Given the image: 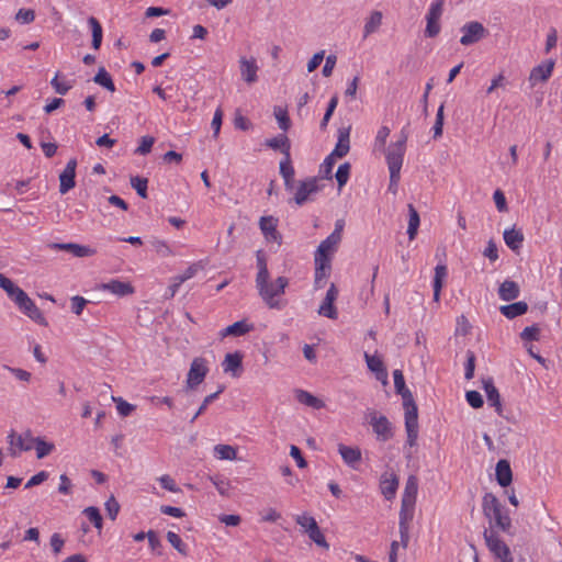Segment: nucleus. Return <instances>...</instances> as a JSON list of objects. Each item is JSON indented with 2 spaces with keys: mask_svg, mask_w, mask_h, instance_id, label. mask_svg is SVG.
<instances>
[{
  "mask_svg": "<svg viewBox=\"0 0 562 562\" xmlns=\"http://www.w3.org/2000/svg\"><path fill=\"white\" fill-rule=\"evenodd\" d=\"M382 12L372 11L364 23L363 37H368L369 35L375 33L382 24Z\"/></svg>",
  "mask_w": 562,
  "mask_h": 562,
  "instance_id": "34",
  "label": "nucleus"
},
{
  "mask_svg": "<svg viewBox=\"0 0 562 562\" xmlns=\"http://www.w3.org/2000/svg\"><path fill=\"white\" fill-rule=\"evenodd\" d=\"M266 145L272 149L281 150L284 154V156H289L290 154L289 138L284 134L267 139Z\"/></svg>",
  "mask_w": 562,
  "mask_h": 562,
  "instance_id": "37",
  "label": "nucleus"
},
{
  "mask_svg": "<svg viewBox=\"0 0 562 562\" xmlns=\"http://www.w3.org/2000/svg\"><path fill=\"white\" fill-rule=\"evenodd\" d=\"M88 23L92 32V46L94 49H99L102 42V27L98 20L93 16L88 19Z\"/></svg>",
  "mask_w": 562,
  "mask_h": 562,
  "instance_id": "44",
  "label": "nucleus"
},
{
  "mask_svg": "<svg viewBox=\"0 0 562 562\" xmlns=\"http://www.w3.org/2000/svg\"><path fill=\"white\" fill-rule=\"evenodd\" d=\"M484 540L493 562H515L510 548L497 532L485 530Z\"/></svg>",
  "mask_w": 562,
  "mask_h": 562,
  "instance_id": "3",
  "label": "nucleus"
},
{
  "mask_svg": "<svg viewBox=\"0 0 562 562\" xmlns=\"http://www.w3.org/2000/svg\"><path fill=\"white\" fill-rule=\"evenodd\" d=\"M273 113H274V116H276L279 127L282 131L286 132L291 125L286 110L281 106H276Z\"/></svg>",
  "mask_w": 562,
  "mask_h": 562,
  "instance_id": "48",
  "label": "nucleus"
},
{
  "mask_svg": "<svg viewBox=\"0 0 562 562\" xmlns=\"http://www.w3.org/2000/svg\"><path fill=\"white\" fill-rule=\"evenodd\" d=\"M97 290L108 291L116 296H126L134 293V288L130 282H123L120 280H111L109 282L100 283L95 286Z\"/></svg>",
  "mask_w": 562,
  "mask_h": 562,
  "instance_id": "18",
  "label": "nucleus"
},
{
  "mask_svg": "<svg viewBox=\"0 0 562 562\" xmlns=\"http://www.w3.org/2000/svg\"><path fill=\"white\" fill-rule=\"evenodd\" d=\"M241 363H243V355L240 352L236 351V352L227 353L222 363L223 371L225 373L231 374L234 378H237L240 375Z\"/></svg>",
  "mask_w": 562,
  "mask_h": 562,
  "instance_id": "22",
  "label": "nucleus"
},
{
  "mask_svg": "<svg viewBox=\"0 0 562 562\" xmlns=\"http://www.w3.org/2000/svg\"><path fill=\"white\" fill-rule=\"evenodd\" d=\"M202 269L203 265L201 262H194L190 265L183 273L178 274L176 277L179 279L180 282L183 283L187 280L193 278Z\"/></svg>",
  "mask_w": 562,
  "mask_h": 562,
  "instance_id": "56",
  "label": "nucleus"
},
{
  "mask_svg": "<svg viewBox=\"0 0 562 562\" xmlns=\"http://www.w3.org/2000/svg\"><path fill=\"white\" fill-rule=\"evenodd\" d=\"M214 456L220 460L233 461L237 458V450L231 445L220 443L214 447Z\"/></svg>",
  "mask_w": 562,
  "mask_h": 562,
  "instance_id": "39",
  "label": "nucleus"
},
{
  "mask_svg": "<svg viewBox=\"0 0 562 562\" xmlns=\"http://www.w3.org/2000/svg\"><path fill=\"white\" fill-rule=\"evenodd\" d=\"M319 190L321 187L318 184V179L315 177L300 181L294 192L295 204L301 206L306 202L312 201L313 195L316 194Z\"/></svg>",
  "mask_w": 562,
  "mask_h": 562,
  "instance_id": "10",
  "label": "nucleus"
},
{
  "mask_svg": "<svg viewBox=\"0 0 562 562\" xmlns=\"http://www.w3.org/2000/svg\"><path fill=\"white\" fill-rule=\"evenodd\" d=\"M483 512L484 515L495 525L503 530L508 532L512 527V519L507 510L502 506L496 496L492 493H487L483 497Z\"/></svg>",
  "mask_w": 562,
  "mask_h": 562,
  "instance_id": "2",
  "label": "nucleus"
},
{
  "mask_svg": "<svg viewBox=\"0 0 562 562\" xmlns=\"http://www.w3.org/2000/svg\"><path fill=\"white\" fill-rule=\"evenodd\" d=\"M498 295L503 301H513L519 295V286L516 282L506 280L501 284Z\"/></svg>",
  "mask_w": 562,
  "mask_h": 562,
  "instance_id": "32",
  "label": "nucleus"
},
{
  "mask_svg": "<svg viewBox=\"0 0 562 562\" xmlns=\"http://www.w3.org/2000/svg\"><path fill=\"white\" fill-rule=\"evenodd\" d=\"M350 149V126L338 130V139L334 150L329 154L334 158L345 157Z\"/></svg>",
  "mask_w": 562,
  "mask_h": 562,
  "instance_id": "20",
  "label": "nucleus"
},
{
  "mask_svg": "<svg viewBox=\"0 0 562 562\" xmlns=\"http://www.w3.org/2000/svg\"><path fill=\"white\" fill-rule=\"evenodd\" d=\"M160 485L169 491V492H173V493H177L179 492V487L177 486L175 480L168 475V474H165V475H161L159 479H158Z\"/></svg>",
  "mask_w": 562,
  "mask_h": 562,
  "instance_id": "64",
  "label": "nucleus"
},
{
  "mask_svg": "<svg viewBox=\"0 0 562 562\" xmlns=\"http://www.w3.org/2000/svg\"><path fill=\"white\" fill-rule=\"evenodd\" d=\"M0 288L11 299L21 288H19L12 280L0 273Z\"/></svg>",
  "mask_w": 562,
  "mask_h": 562,
  "instance_id": "52",
  "label": "nucleus"
},
{
  "mask_svg": "<svg viewBox=\"0 0 562 562\" xmlns=\"http://www.w3.org/2000/svg\"><path fill=\"white\" fill-rule=\"evenodd\" d=\"M408 215H409V218H408L407 235H408L409 239L413 240V239H415V237L417 235L420 220H419L418 212L412 204H408Z\"/></svg>",
  "mask_w": 562,
  "mask_h": 562,
  "instance_id": "38",
  "label": "nucleus"
},
{
  "mask_svg": "<svg viewBox=\"0 0 562 562\" xmlns=\"http://www.w3.org/2000/svg\"><path fill=\"white\" fill-rule=\"evenodd\" d=\"M406 142L407 134L402 131L398 139L391 143L386 148L384 147V150H382L385 154L389 171H392L393 173L401 171L406 151Z\"/></svg>",
  "mask_w": 562,
  "mask_h": 562,
  "instance_id": "4",
  "label": "nucleus"
},
{
  "mask_svg": "<svg viewBox=\"0 0 562 562\" xmlns=\"http://www.w3.org/2000/svg\"><path fill=\"white\" fill-rule=\"evenodd\" d=\"M528 310L527 303L520 301L509 305L501 306V313L507 318H515L517 316L524 315Z\"/></svg>",
  "mask_w": 562,
  "mask_h": 562,
  "instance_id": "35",
  "label": "nucleus"
},
{
  "mask_svg": "<svg viewBox=\"0 0 562 562\" xmlns=\"http://www.w3.org/2000/svg\"><path fill=\"white\" fill-rule=\"evenodd\" d=\"M337 104H338V97L337 95L331 97V99L328 102L324 117L321 122L322 130H325L327 127L328 122L330 121L333 113L335 112V110L337 108Z\"/></svg>",
  "mask_w": 562,
  "mask_h": 562,
  "instance_id": "53",
  "label": "nucleus"
},
{
  "mask_svg": "<svg viewBox=\"0 0 562 562\" xmlns=\"http://www.w3.org/2000/svg\"><path fill=\"white\" fill-rule=\"evenodd\" d=\"M496 480L498 484L503 487L508 486L513 481V473L507 460H499L496 463Z\"/></svg>",
  "mask_w": 562,
  "mask_h": 562,
  "instance_id": "27",
  "label": "nucleus"
},
{
  "mask_svg": "<svg viewBox=\"0 0 562 562\" xmlns=\"http://www.w3.org/2000/svg\"><path fill=\"white\" fill-rule=\"evenodd\" d=\"M336 162V158L328 155L319 167V176L323 179H331L333 169Z\"/></svg>",
  "mask_w": 562,
  "mask_h": 562,
  "instance_id": "50",
  "label": "nucleus"
},
{
  "mask_svg": "<svg viewBox=\"0 0 562 562\" xmlns=\"http://www.w3.org/2000/svg\"><path fill=\"white\" fill-rule=\"evenodd\" d=\"M443 3L445 0H432L430 3L428 11L426 13V29L425 36L426 37H436L440 31V18L443 13Z\"/></svg>",
  "mask_w": 562,
  "mask_h": 562,
  "instance_id": "6",
  "label": "nucleus"
},
{
  "mask_svg": "<svg viewBox=\"0 0 562 562\" xmlns=\"http://www.w3.org/2000/svg\"><path fill=\"white\" fill-rule=\"evenodd\" d=\"M330 266L324 263H315V278H314V286L315 289H322L326 280L329 276Z\"/></svg>",
  "mask_w": 562,
  "mask_h": 562,
  "instance_id": "40",
  "label": "nucleus"
},
{
  "mask_svg": "<svg viewBox=\"0 0 562 562\" xmlns=\"http://www.w3.org/2000/svg\"><path fill=\"white\" fill-rule=\"evenodd\" d=\"M50 85L59 94H66L74 86V81L68 80L66 77H60L58 74L52 79Z\"/></svg>",
  "mask_w": 562,
  "mask_h": 562,
  "instance_id": "42",
  "label": "nucleus"
},
{
  "mask_svg": "<svg viewBox=\"0 0 562 562\" xmlns=\"http://www.w3.org/2000/svg\"><path fill=\"white\" fill-rule=\"evenodd\" d=\"M252 329H254V325L248 323L246 319H243V321H238V322L223 328L218 333V336L222 339L226 338L228 336L240 337V336L248 334Z\"/></svg>",
  "mask_w": 562,
  "mask_h": 562,
  "instance_id": "24",
  "label": "nucleus"
},
{
  "mask_svg": "<svg viewBox=\"0 0 562 562\" xmlns=\"http://www.w3.org/2000/svg\"><path fill=\"white\" fill-rule=\"evenodd\" d=\"M448 276V269L446 265H437L435 268V276L432 281L434 288V301L439 302L440 292L443 286V282Z\"/></svg>",
  "mask_w": 562,
  "mask_h": 562,
  "instance_id": "28",
  "label": "nucleus"
},
{
  "mask_svg": "<svg viewBox=\"0 0 562 562\" xmlns=\"http://www.w3.org/2000/svg\"><path fill=\"white\" fill-rule=\"evenodd\" d=\"M338 451L346 464L357 469V465L361 460V451L359 448L339 445Z\"/></svg>",
  "mask_w": 562,
  "mask_h": 562,
  "instance_id": "25",
  "label": "nucleus"
},
{
  "mask_svg": "<svg viewBox=\"0 0 562 562\" xmlns=\"http://www.w3.org/2000/svg\"><path fill=\"white\" fill-rule=\"evenodd\" d=\"M398 488V476L394 471H385L380 479V491L385 499L391 501L395 497Z\"/></svg>",
  "mask_w": 562,
  "mask_h": 562,
  "instance_id": "16",
  "label": "nucleus"
},
{
  "mask_svg": "<svg viewBox=\"0 0 562 562\" xmlns=\"http://www.w3.org/2000/svg\"><path fill=\"white\" fill-rule=\"evenodd\" d=\"M364 359L369 370L375 373L376 379H386V371L380 357L375 355L364 353Z\"/></svg>",
  "mask_w": 562,
  "mask_h": 562,
  "instance_id": "33",
  "label": "nucleus"
},
{
  "mask_svg": "<svg viewBox=\"0 0 562 562\" xmlns=\"http://www.w3.org/2000/svg\"><path fill=\"white\" fill-rule=\"evenodd\" d=\"M294 168L291 164V158L289 156H284V158L280 161V175L282 178H293L294 177Z\"/></svg>",
  "mask_w": 562,
  "mask_h": 562,
  "instance_id": "57",
  "label": "nucleus"
},
{
  "mask_svg": "<svg viewBox=\"0 0 562 562\" xmlns=\"http://www.w3.org/2000/svg\"><path fill=\"white\" fill-rule=\"evenodd\" d=\"M131 186L136 190L137 194L142 198H147V179L139 177L131 178Z\"/></svg>",
  "mask_w": 562,
  "mask_h": 562,
  "instance_id": "54",
  "label": "nucleus"
},
{
  "mask_svg": "<svg viewBox=\"0 0 562 562\" xmlns=\"http://www.w3.org/2000/svg\"><path fill=\"white\" fill-rule=\"evenodd\" d=\"M415 503L402 501L401 504L398 529L403 548H406L408 544L411 522L415 514Z\"/></svg>",
  "mask_w": 562,
  "mask_h": 562,
  "instance_id": "8",
  "label": "nucleus"
},
{
  "mask_svg": "<svg viewBox=\"0 0 562 562\" xmlns=\"http://www.w3.org/2000/svg\"><path fill=\"white\" fill-rule=\"evenodd\" d=\"M113 400L116 402V409L119 414L123 417L131 415L132 412L135 409V407L132 404L127 403L122 398L113 397Z\"/></svg>",
  "mask_w": 562,
  "mask_h": 562,
  "instance_id": "60",
  "label": "nucleus"
},
{
  "mask_svg": "<svg viewBox=\"0 0 562 562\" xmlns=\"http://www.w3.org/2000/svg\"><path fill=\"white\" fill-rule=\"evenodd\" d=\"M368 419L380 440L386 441L393 437L392 425L385 416L379 415L375 411H370L368 412Z\"/></svg>",
  "mask_w": 562,
  "mask_h": 562,
  "instance_id": "11",
  "label": "nucleus"
},
{
  "mask_svg": "<svg viewBox=\"0 0 562 562\" xmlns=\"http://www.w3.org/2000/svg\"><path fill=\"white\" fill-rule=\"evenodd\" d=\"M93 81L111 92L115 90L114 82L109 72L104 68H100L98 70L97 75L93 78Z\"/></svg>",
  "mask_w": 562,
  "mask_h": 562,
  "instance_id": "43",
  "label": "nucleus"
},
{
  "mask_svg": "<svg viewBox=\"0 0 562 562\" xmlns=\"http://www.w3.org/2000/svg\"><path fill=\"white\" fill-rule=\"evenodd\" d=\"M286 285L288 279L279 277L273 282L269 281L268 284L259 289L258 292L270 308H281L277 297L284 293Z\"/></svg>",
  "mask_w": 562,
  "mask_h": 562,
  "instance_id": "5",
  "label": "nucleus"
},
{
  "mask_svg": "<svg viewBox=\"0 0 562 562\" xmlns=\"http://www.w3.org/2000/svg\"><path fill=\"white\" fill-rule=\"evenodd\" d=\"M555 61L553 59H549L536 67H533L529 75V81L531 86H536L539 82L547 81L554 69Z\"/></svg>",
  "mask_w": 562,
  "mask_h": 562,
  "instance_id": "19",
  "label": "nucleus"
},
{
  "mask_svg": "<svg viewBox=\"0 0 562 562\" xmlns=\"http://www.w3.org/2000/svg\"><path fill=\"white\" fill-rule=\"evenodd\" d=\"M59 249L71 252L75 257L83 258L95 255L97 250L90 246H83L79 244L68 243L56 245Z\"/></svg>",
  "mask_w": 562,
  "mask_h": 562,
  "instance_id": "29",
  "label": "nucleus"
},
{
  "mask_svg": "<svg viewBox=\"0 0 562 562\" xmlns=\"http://www.w3.org/2000/svg\"><path fill=\"white\" fill-rule=\"evenodd\" d=\"M339 243L340 241L330 236L324 239L314 254V262L330 266L333 256L337 251Z\"/></svg>",
  "mask_w": 562,
  "mask_h": 562,
  "instance_id": "13",
  "label": "nucleus"
},
{
  "mask_svg": "<svg viewBox=\"0 0 562 562\" xmlns=\"http://www.w3.org/2000/svg\"><path fill=\"white\" fill-rule=\"evenodd\" d=\"M105 510H106V514L108 516L114 520L120 512V505L119 503L116 502V499L111 496L106 502H105Z\"/></svg>",
  "mask_w": 562,
  "mask_h": 562,
  "instance_id": "63",
  "label": "nucleus"
},
{
  "mask_svg": "<svg viewBox=\"0 0 562 562\" xmlns=\"http://www.w3.org/2000/svg\"><path fill=\"white\" fill-rule=\"evenodd\" d=\"M350 175V165L345 162L340 165L335 173V178L338 182L339 190L348 182Z\"/></svg>",
  "mask_w": 562,
  "mask_h": 562,
  "instance_id": "51",
  "label": "nucleus"
},
{
  "mask_svg": "<svg viewBox=\"0 0 562 562\" xmlns=\"http://www.w3.org/2000/svg\"><path fill=\"white\" fill-rule=\"evenodd\" d=\"M217 492L223 496H228L231 492V482L223 476H211L210 477Z\"/></svg>",
  "mask_w": 562,
  "mask_h": 562,
  "instance_id": "47",
  "label": "nucleus"
},
{
  "mask_svg": "<svg viewBox=\"0 0 562 562\" xmlns=\"http://www.w3.org/2000/svg\"><path fill=\"white\" fill-rule=\"evenodd\" d=\"M55 446L53 442H48L41 438H37V459H42L48 456L50 452H53Z\"/></svg>",
  "mask_w": 562,
  "mask_h": 562,
  "instance_id": "58",
  "label": "nucleus"
},
{
  "mask_svg": "<svg viewBox=\"0 0 562 562\" xmlns=\"http://www.w3.org/2000/svg\"><path fill=\"white\" fill-rule=\"evenodd\" d=\"M294 394L297 402L305 406L312 407L314 409H321L325 406V403L321 398L314 396L312 393L305 390H295Z\"/></svg>",
  "mask_w": 562,
  "mask_h": 562,
  "instance_id": "30",
  "label": "nucleus"
},
{
  "mask_svg": "<svg viewBox=\"0 0 562 562\" xmlns=\"http://www.w3.org/2000/svg\"><path fill=\"white\" fill-rule=\"evenodd\" d=\"M209 372L206 361L203 358H195L190 367L187 376V386L194 389L201 384Z\"/></svg>",
  "mask_w": 562,
  "mask_h": 562,
  "instance_id": "14",
  "label": "nucleus"
},
{
  "mask_svg": "<svg viewBox=\"0 0 562 562\" xmlns=\"http://www.w3.org/2000/svg\"><path fill=\"white\" fill-rule=\"evenodd\" d=\"M88 303L89 301L83 296L75 295L70 299V310L74 314L79 316Z\"/></svg>",
  "mask_w": 562,
  "mask_h": 562,
  "instance_id": "55",
  "label": "nucleus"
},
{
  "mask_svg": "<svg viewBox=\"0 0 562 562\" xmlns=\"http://www.w3.org/2000/svg\"><path fill=\"white\" fill-rule=\"evenodd\" d=\"M295 522L303 529L305 533L308 535L313 542L319 547L328 549L329 544L321 531L315 518L307 514L296 515Z\"/></svg>",
  "mask_w": 562,
  "mask_h": 562,
  "instance_id": "7",
  "label": "nucleus"
},
{
  "mask_svg": "<svg viewBox=\"0 0 562 562\" xmlns=\"http://www.w3.org/2000/svg\"><path fill=\"white\" fill-rule=\"evenodd\" d=\"M76 167H77V160L70 159L63 172L59 175V192L61 194L67 193L69 190H71L75 184V177H76Z\"/></svg>",
  "mask_w": 562,
  "mask_h": 562,
  "instance_id": "17",
  "label": "nucleus"
},
{
  "mask_svg": "<svg viewBox=\"0 0 562 562\" xmlns=\"http://www.w3.org/2000/svg\"><path fill=\"white\" fill-rule=\"evenodd\" d=\"M11 300L15 303V305L19 307V310L27 315L29 317L33 318L34 310H33V301L29 297V295L20 289L12 297Z\"/></svg>",
  "mask_w": 562,
  "mask_h": 562,
  "instance_id": "26",
  "label": "nucleus"
},
{
  "mask_svg": "<svg viewBox=\"0 0 562 562\" xmlns=\"http://www.w3.org/2000/svg\"><path fill=\"white\" fill-rule=\"evenodd\" d=\"M394 386L397 393L403 396L405 408V428L407 432V443L415 446L418 438V414L417 407L413 403L412 393L405 387L404 375L400 370L393 372Z\"/></svg>",
  "mask_w": 562,
  "mask_h": 562,
  "instance_id": "1",
  "label": "nucleus"
},
{
  "mask_svg": "<svg viewBox=\"0 0 562 562\" xmlns=\"http://www.w3.org/2000/svg\"><path fill=\"white\" fill-rule=\"evenodd\" d=\"M524 240L522 233L515 228L505 229L504 241L512 249L517 250L521 247Z\"/></svg>",
  "mask_w": 562,
  "mask_h": 562,
  "instance_id": "36",
  "label": "nucleus"
},
{
  "mask_svg": "<svg viewBox=\"0 0 562 562\" xmlns=\"http://www.w3.org/2000/svg\"><path fill=\"white\" fill-rule=\"evenodd\" d=\"M338 297V289L334 283L330 284L329 289L326 292V296L323 300L322 304L318 308V314L325 316L330 319H336L338 317L337 310L334 305V302Z\"/></svg>",
  "mask_w": 562,
  "mask_h": 562,
  "instance_id": "15",
  "label": "nucleus"
},
{
  "mask_svg": "<svg viewBox=\"0 0 562 562\" xmlns=\"http://www.w3.org/2000/svg\"><path fill=\"white\" fill-rule=\"evenodd\" d=\"M278 220L272 216H262L259 221V227L269 241L280 243V234L277 231Z\"/></svg>",
  "mask_w": 562,
  "mask_h": 562,
  "instance_id": "23",
  "label": "nucleus"
},
{
  "mask_svg": "<svg viewBox=\"0 0 562 562\" xmlns=\"http://www.w3.org/2000/svg\"><path fill=\"white\" fill-rule=\"evenodd\" d=\"M417 491V479L415 476H409L405 484L402 501L416 502Z\"/></svg>",
  "mask_w": 562,
  "mask_h": 562,
  "instance_id": "41",
  "label": "nucleus"
},
{
  "mask_svg": "<svg viewBox=\"0 0 562 562\" xmlns=\"http://www.w3.org/2000/svg\"><path fill=\"white\" fill-rule=\"evenodd\" d=\"M442 127H443V104H441L438 108V111L436 114V122L432 127L435 138H438L442 135Z\"/></svg>",
  "mask_w": 562,
  "mask_h": 562,
  "instance_id": "59",
  "label": "nucleus"
},
{
  "mask_svg": "<svg viewBox=\"0 0 562 562\" xmlns=\"http://www.w3.org/2000/svg\"><path fill=\"white\" fill-rule=\"evenodd\" d=\"M390 128L387 126H381L374 138V150L381 151L384 150L387 137L390 136Z\"/></svg>",
  "mask_w": 562,
  "mask_h": 562,
  "instance_id": "46",
  "label": "nucleus"
},
{
  "mask_svg": "<svg viewBox=\"0 0 562 562\" xmlns=\"http://www.w3.org/2000/svg\"><path fill=\"white\" fill-rule=\"evenodd\" d=\"M86 517L93 524V526L101 531L102 529V517L100 510L97 507L90 506L83 509Z\"/></svg>",
  "mask_w": 562,
  "mask_h": 562,
  "instance_id": "49",
  "label": "nucleus"
},
{
  "mask_svg": "<svg viewBox=\"0 0 562 562\" xmlns=\"http://www.w3.org/2000/svg\"><path fill=\"white\" fill-rule=\"evenodd\" d=\"M465 398L469 405L473 408H480L483 405L482 395L477 391H468Z\"/></svg>",
  "mask_w": 562,
  "mask_h": 562,
  "instance_id": "61",
  "label": "nucleus"
},
{
  "mask_svg": "<svg viewBox=\"0 0 562 562\" xmlns=\"http://www.w3.org/2000/svg\"><path fill=\"white\" fill-rule=\"evenodd\" d=\"M462 36L460 43L463 46L473 45L488 35L487 29L477 21H470L461 27Z\"/></svg>",
  "mask_w": 562,
  "mask_h": 562,
  "instance_id": "9",
  "label": "nucleus"
},
{
  "mask_svg": "<svg viewBox=\"0 0 562 562\" xmlns=\"http://www.w3.org/2000/svg\"><path fill=\"white\" fill-rule=\"evenodd\" d=\"M155 143L154 137L151 136H143L140 138V144L136 149V153L139 155H146L151 150V147Z\"/></svg>",
  "mask_w": 562,
  "mask_h": 562,
  "instance_id": "62",
  "label": "nucleus"
},
{
  "mask_svg": "<svg viewBox=\"0 0 562 562\" xmlns=\"http://www.w3.org/2000/svg\"><path fill=\"white\" fill-rule=\"evenodd\" d=\"M483 389L485 391L487 402L491 406L495 407L499 413L502 411L501 397L497 389L495 387L492 379L483 381Z\"/></svg>",
  "mask_w": 562,
  "mask_h": 562,
  "instance_id": "31",
  "label": "nucleus"
},
{
  "mask_svg": "<svg viewBox=\"0 0 562 562\" xmlns=\"http://www.w3.org/2000/svg\"><path fill=\"white\" fill-rule=\"evenodd\" d=\"M239 68H240L241 78L247 83H254L258 80L257 72H258L259 67H258L257 60L255 58L241 57L239 59Z\"/></svg>",
  "mask_w": 562,
  "mask_h": 562,
  "instance_id": "21",
  "label": "nucleus"
},
{
  "mask_svg": "<svg viewBox=\"0 0 562 562\" xmlns=\"http://www.w3.org/2000/svg\"><path fill=\"white\" fill-rule=\"evenodd\" d=\"M8 439L9 451L12 456H18L22 451L31 450L35 445V439L32 437L30 431L20 435L11 432Z\"/></svg>",
  "mask_w": 562,
  "mask_h": 562,
  "instance_id": "12",
  "label": "nucleus"
},
{
  "mask_svg": "<svg viewBox=\"0 0 562 562\" xmlns=\"http://www.w3.org/2000/svg\"><path fill=\"white\" fill-rule=\"evenodd\" d=\"M168 542L182 555L188 554V546L182 541V539L173 531L167 532Z\"/></svg>",
  "mask_w": 562,
  "mask_h": 562,
  "instance_id": "45",
  "label": "nucleus"
}]
</instances>
